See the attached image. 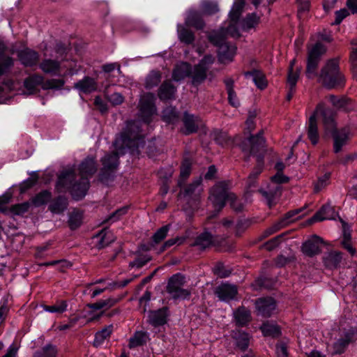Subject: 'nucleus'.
Returning <instances> with one entry per match:
<instances>
[{
	"mask_svg": "<svg viewBox=\"0 0 357 357\" xmlns=\"http://www.w3.org/2000/svg\"><path fill=\"white\" fill-rule=\"evenodd\" d=\"M300 211L301 210H296L287 213L284 217L280 221L282 226L284 227L289 225L290 222H293L295 220L294 218H293L294 216L298 214Z\"/></svg>",
	"mask_w": 357,
	"mask_h": 357,
	"instance_id": "052dcab7",
	"label": "nucleus"
},
{
	"mask_svg": "<svg viewBox=\"0 0 357 357\" xmlns=\"http://www.w3.org/2000/svg\"><path fill=\"white\" fill-rule=\"evenodd\" d=\"M319 80L328 89L344 87L346 80L344 75L340 71L337 59L327 61L321 70Z\"/></svg>",
	"mask_w": 357,
	"mask_h": 357,
	"instance_id": "423d86ee",
	"label": "nucleus"
},
{
	"mask_svg": "<svg viewBox=\"0 0 357 357\" xmlns=\"http://www.w3.org/2000/svg\"><path fill=\"white\" fill-rule=\"evenodd\" d=\"M349 342L350 340L348 337H341L331 345H328V349L332 354H341L345 351Z\"/></svg>",
	"mask_w": 357,
	"mask_h": 357,
	"instance_id": "a878e982",
	"label": "nucleus"
},
{
	"mask_svg": "<svg viewBox=\"0 0 357 357\" xmlns=\"http://www.w3.org/2000/svg\"><path fill=\"white\" fill-rule=\"evenodd\" d=\"M202 9L205 14L213 15L218 11V6L215 2L204 1L202 4Z\"/></svg>",
	"mask_w": 357,
	"mask_h": 357,
	"instance_id": "864d4df0",
	"label": "nucleus"
},
{
	"mask_svg": "<svg viewBox=\"0 0 357 357\" xmlns=\"http://www.w3.org/2000/svg\"><path fill=\"white\" fill-rule=\"evenodd\" d=\"M329 174H324L321 177L319 178L314 185V191L316 193L319 192L324 188H325L329 183Z\"/></svg>",
	"mask_w": 357,
	"mask_h": 357,
	"instance_id": "8fccbe9b",
	"label": "nucleus"
},
{
	"mask_svg": "<svg viewBox=\"0 0 357 357\" xmlns=\"http://www.w3.org/2000/svg\"><path fill=\"white\" fill-rule=\"evenodd\" d=\"M190 73L191 66L186 62H181L175 66L172 72V78L174 81H181L190 77Z\"/></svg>",
	"mask_w": 357,
	"mask_h": 357,
	"instance_id": "aec40b11",
	"label": "nucleus"
},
{
	"mask_svg": "<svg viewBox=\"0 0 357 357\" xmlns=\"http://www.w3.org/2000/svg\"><path fill=\"white\" fill-rule=\"evenodd\" d=\"M177 28L178 38L181 42L185 44H191L194 42V33L186 26L178 24Z\"/></svg>",
	"mask_w": 357,
	"mask_h": 357,
	"instance_id": "7c9ffc66",
	"label": "nucleus"
},
{
	"mask_svg": "<svg viewBox=\"0 0 357 357\" xmlns=\"http://www.w3.org/2000/svg\"><path fill=\"white\" fill-rule=\"evenodd\" d=\"M257 313L264 317L271 316L275 310V301L272 298H261L255 301Z\"/></svg>",
	"mask_w": 357,
	"mask_h": 357,
	"instance_id": "9b49d317",
	"label": "nucleus"
},
{
	"mask_svg": "<svg viewBox=\"0 0 357 357\" xmlns=\"http://www.w3.org/2000/svg\"><path fill=\"white\" fill-rule=\"evenodd\" d=\"M29 206V202H24L12 206L10 210L14 215H22L28 211Z\"/></svg>",
	"mask_w": 357,
	"mask_h": 357,
	"instance_id": "3c124183",
	"label": "nucleus"
},
{
	"mask_svg": "<svg viewBox=\"0 0 357 357\" xmlns=\"http://www.w3.org/2000/svg\"><path fill=\"white\" fill-rule=\"evenodd\" d=\"M329 101L333 104V105L335 107L340 108L345 105L346 100L344 98H339L335 96H329L328 97Z\"/></svg>",
	"mask_w": 357,
	"mask_h": 357,
	"instance_id": "338daca9",
	"label": "nucleus"
},
{
	"mask_svg": "<svg viewBox=\"0 0 357 357\" xmlns=\"http://www.w3.org/2000/svg\"><path fill=\"white\" fill-rule=\"evenodd\" d=\"M40 68L47 74L59 75L61 70L60 62L52 59H45L40 64Z\"/></svg>",
	"mask_w": 357,
	"mask_h": 357,
	"instance_id": "5701e85b",
	"label": "nucleus"
},
{
	"mask_svg": "<svg viewBox=\"0 0 357 357\" xmlns=\"http://www.w3.org/2000/svg\"><path fill=\"white\" fill-rule=\"evenodd\" d=\"M326 52L325 45L318 42L316 43L308 51V56L320 60V58Z\"/></svg>",
	"mask_w": 357,
	"mask_h": 357,
	"instance_id": "58836bf2",
	"label": "nucleus"
},
{
	"mask_svg": "<svg viewBox=\"0 0 357 357\" xmlns=\"http://www.w3.org/2000/svg\"><path fill=\"white\" fill-rule=\"evenodd\" d=\"M244 75L246 78H251L259 89L263 90L266 88L268 81L265 75L261 71L259 70H253L252 71L245 73Z\"/></svg>",
	"mask_w": 357,
	"mask_h": 357,
	"instance_id": "6ab92c4d",
	"label": "nucleus"
},
{
	"mask_svg": "<svg viewBox=\"0 0 357 357\" xmlns=\"http://www.w3.org/2000/svg\"><path fill=\"white\" fill-rule=\"evenodd\" d=\"M162 119L167 123H174L178 119V113L174 107H168L163 110Z\"/></svg>",
	"mask_w": 357,
	"mask_h": 357,
	"instance_id": "a19ab883",
	"label": "nucleus"
},
{
	"mask_svg": "<svg viewBox=\"0 0 357 357\" xmlns=\"http://www.w3.org/2000/svg\"><path fill=\"white\" fill-rule=\"evenodd\" d=\"M192 162L189 159H185L181 167V179L186 178L190 174Z\"/></svg>",
	"mask_w": 357,
	"mask_h": 357,
	"instance_id": "4d7b16f0",
	"label": "nucleus"
},
{
	"mask_svg": "<svg viewBox=\"0 0 357 357\" xmlns=\"http://www.w3.org/2000/svg\"><path fill=\"white\" fill-rule=\"evenodd\" d=\"M260 22V17L255 13L248 14L242 21V29L248 31L255 28Z\"/></svg>",
	"mask_w": 357,
	"mask_h": 357,
	"instance_id": "473e14b6",
	"label": "nucleus"
},
{
	"mask_svg": "<svg viewBox=\"0 0 357 357\" xmlns=\"http://www.w3.org/2000/svg\"><path fill=\"white\" fill-rule=\"evenodd\" d=\"M176 92L175 87L169 81L165 82L160 87L158 96L161 100H169L174 98Z\"/></svg>",
	"mask_w": 357,
	"mask_h": 357,
	"instance_id": "c756f323",
	"label": "nucleus"
},
{
	"mask_svg": "<svg viewBox=\"0 0 357 357\" xmlns=\"http://www.w3.org/2000/svg\"><path fill=\"white\" fill-rule=\"evenodd\" d=\"M230 185V181H223L216 183L211 188L208 200L216 213L224 208L226 200L229 202L231 207L236 211H242L243 205L237 199L236 196L229 191Z\"/></svg>",
	"mask_w": 357,
	"mask_h": 357,
	"instance_id": "20e7f679",
	"label": "nucleus"
},
{
	"mask_svg": "<svg viewBox=\"0 0 357 357\" xmlns=\"http://www.w3.org/2000/svg\"><path fill=\"white\" fill-rule=\"evenodd\" d=\"M119 301L118 299L114 298H109L106 300H101L95 303L89 304L88 306L92 310H100V309H109L114 306Z\"/></svg>",
	"mask_w": 357,
	"mask_h": 357,
	"instance_id": "e433bc0d",
	"label": "nucleus"
},
{
	"mask_svg": "<svg viewBox=\"0 0 357 357\" xmlns=\"http://www.w3.org/2000/svg\"><path fill=\"white\" fill-rule=\"evenodd\" d=\"M350 61L353 75L357 81V50L352 51L350 55Z\"/></svg>",
	"mask_w": 357,
	"mask_h": 357,
	"instance_id": "680f3d73",
	"label": "nucleus"
},
{
	"mask_svg": "<svg viewBox=\"0 0 357 357\" xmlns=\"http://www.w3.org/2000/svg\"><path fill=\"white\" fill-rule=\"evenodd\" d=\"M260 329L264 336L278 337L280 334V331L277 325L264 323L260 327Z\"/></svg>",
	"mask_w": 357,
	"mask_h": 357,
	"instance_id": "4c0bfd02",
	"label": "nucleus"
},
{
	"mask_svg": "<svg viewBox=\"0 0 357 357\" xmlns=\"http://www.w3.org/2000/svg\"><path fill=\"white\" fill-rule=\"evenodd\" d=\"M319 62V60L308 56L306 74L309 78L315 75Z\"/></svg>",
	"mask_w": 357,
	"mask_h": 357,
	"instance_id": "09e8293b",
	"label": "nucleus"
},
{
	"mask_svg": "<svg viewBox=\"0 0 357 357\" xmlns=\"http://www.w3.org/2000/svg\"><path fill=\"white\" fill-rule=\"evenodd\" d=\"M66 308L67 304L63 301L57 302L53 305H45L44 307L45 311L52 313H62L66 310Z\"/></svg>",
	"mask_w": 357,
	"mask_h": 357,
	"instance_id": "de8ad7c7",
	"label": "nucleus"
},
{
	"mask_svg": "<svg viewBox=\"0 0 357 357\" xmlns=\"http://www.w3.org/2000/svg\"><path fill=\"white\" fill-rule=\"evenodd\" d=\"M147 335L145 333L142 331L136 332L132 337L130 339V347H135L142 345L146 341Z\"/></svg>",
	"mask_w": 357,
	"mask_h": 357,
	"instance_id": "a18cd8bd",
	"label": "nucleus"
},
{
	"mask_svg": "<svg viewBox=\"0 0 357 357\" xmlns=\"http://www.w3.org/2000/svg\"><path fill=\"white\" fill-rule=\"evenodd\" d=\"M234 338L237 347L241 350L244 351L248 347L250 340V335L248 333L239 331L235 333Z\"/></svg>",
	"mask_w": 357,
	"mask_h": 357,
	"instance_id": "72a5a7b5",
	"label": "nucleus"
},
{
	"mask_svg": "<svg viewBox=\"0 0 357 357\" xmlns=\"http://www.w3.org/2000/svg\"><path fill=\"white\" fill-rule=\"evenodd\" d=\"M109 101L114 105H121L123 100V96L119 93H114L111 94L109 98Z\"/></svg>",
	"mask_w": 357,
	"mask_h": 357,
	"instance_id": "69168bd1",
	"label": "nucleus"
},
{
	"mask_svg": "<svg viewBox=\"0 0 357 357\" xmlns=\"http://www.w3.org/2000/svg\"><path fill=\"white\" fill-rule=\"evenodd\" d=\"M349 13L347 9L343 8L335 12V20L333 24H339L348 15Z\"/></svg>",
	"mask_w": 357,
	"mask_h": 357,
	"instance_id": "e2e57ef3",
	"label": "nucleus"
},
{
	"mask_svg": "<svg viewBox=\"0 0 357 357\" xmlns=\"http://www.w3.org/2000/svg\"><path fill=\"white\" fill-rule=\"evenodd\" d=\"M271 179L272 182L275 183V185L273 187L274 191H259L263 195V196L266 198L268 204L270 207L275 203V199L280 195L281 187L280 184L287 183L289 180V178L285 176L282 172H278L275 176L272 177Z\"/></svg>",
	"mask_w": 357,
	"mask_h": 357,
	"instance_id": "9d476101",
	"label": "nucleus"
},
{
	"mask_svg": "<svg viewBox=\"0 0 357 357\" xmlns=\"http://www.w3.org/2000/svg\"><path fill=\"white\" fill-rule=\"evenodd\" d=\"M214 273L220 278H226L230 275V271L226 270L223 265L218 264L214 268Z\"/></svg>",
	"mask_w": 357,
	"mask_h": 357,
	"instance_id": "0e129e2a",
	"label": "nucleus"
},
{
	"mask_svg": "<svg viewBox=\"0 0 357 357\" xmlns=\"http://www.w3.org/2000/svg\"><path fill=\"white\" fill-rule=\"evenodd\" d=\"M213 242V238L208 232H204L198 236L193 243V245L198 246L200 249H205L209 247Z\"/></svg>",
	"mask_w": 357,
	"mask_h": 357,
	"instance_id": "f704fd0d",
	"label": "nucleus"
},
{
	"mask_svg": "<svg viewBox=\"0 0 357 357\" xmlns=\"http://www.w3.org/2000/svg\"><path fill=\"white\" fill-rule=\"evenodd\" d=\"M322 242L323 241L320 237L314 236L312 238L303 243L302 252L308 257L317 255L321 252Z\"/></svg>",
	"mask_w": 357,
	"mask_h": 357,
	"instance_id": "ddd939ff",
	"label": "nucleus"
},
{
	"mask_svg": "<svg viewBox=\"0 0 357 357\" xmlns=\"http://www.w3.org/2000/svg\"><path fill=\"white\" fill-rule=\"evenodd\" d=\"M155 96L153 93H147L144 94L139 102V114L143 121L146 123L151 121V117L155 112L154 105Z\"/></svg>",
	"mask_w": 357,
	"mask_h": 357,
	"instance_id": "1a4fd4ad",
	"label": "nucleus"
},
{
	"mask_svg": "<svg viewBox=\"0 0 357 357\" xmlns=\"http://www.w3.org/2000/svg\"><path fill=\"white\" fill-rule=\"evenodd\" d=\"M56 354V348L52 345H47L42 351L36 352L33 357H55Z\"/></svg>",
	"mask_w": 357,
	"mask_h": 357,
	"instance_id": "603ef678",
	"label": "nucleus"
},
{
	"mask_svg": "<svg viewBox=\"0 0 357 357\" xmlns=\"http://www.w3.org/2000/svg\"><path fill=\"white\" fill-rule=\"evenodd\" d=\"M242 6V4H238L232 8L229 13L230 24L226 29H222L221 31L214 32L209 36V40L218 47V59L221 63L231 61L236 54V46L226 43L225 33L236 38L240 36L236 24L241 14Z\"/></svg>",
	"mask_w": 357,
	"mask_h": 357,
	"instance_id": "7ed1b4c3",
	"label": "nucleus"
},
{
	"mask_svg": "<svg viewBox=\"0 0 357 357\" xmlns=\"http://www.w3.org/2000/svg\"><path fill=\"white\" fill-rule=\"evenodd\" d=\"M64 81L61 79H52L44 84V89H61L64 85Z\"/></svg>",
	"mask_w": 357,
	"mask_h": 357,
	"instance_id": "13d9d810",
	"label": "nucleus"
},
{
	"mask_svg": "<svg viewBox=\"0 0 357 357\" xmlns=\"http://www.w3.org/2000/svg\"><path fill=\"white\" fill-rule=\"evenodd\" d=\"M238 293L236 285L228 283H222L216 287L215 294L222 301H229L236 298Z\"/></svg>",
	"mask_w": 357,
	"mask_h": 357,
	"instance_id": "f8f14e48",
	"label": "nucleus"
},
{
	"mask_svg": "<svg viewBox=\"0 0 357 357\" xmlns=\"http://www.w3.org/2000/svg\"><path fill=\"white\" fill-rule=\"evenodd\" d=\"M335 208L329 203L324 204L312 218V222L323 221L325 220H335L337 216Z\"/></svg>",
	"mask_w": 357,
	"mask_h": 357,
	"instance_id": "4468645a",
	"label": "nucleus"
},
{
	"mask_svg": "<svg viewBox=\"0 0 357 357\" xmlns=\"http://www.w3.org/2000/svg\"><path fill=\"white\" fill-rule=\"evenodd\" d=\"M169 225H165L158 229L153 234L152 239L154 243L158 244L165 238L169 230Z\"/></svg>",
	"mask_w": 357,
	"mask_h": 357,
	"instance_id": "49530a36",
	"label": "nucleus"
},
{
	"mask_svg": "<svg viewBox=\"0 0 357 357\" xmlns=\"http://www.w3.org/2000/svg\"><path fill=\"white\" fill-rule=\"evenodd\" d=\"M263 132H259L256 136H251L248 139L250 144V152L251 154H256L258 152H264L265 147V139L262 136Z\"/></svg>",
	"mask_w": 357,
	"mask_h": 357,
	"instance_id": "4be33fe9",
	"label": "nucleus"
},
{
	"mask_svg": "<svg viewBox=\"0 0 357 357\" xmlns=\"http://www.w3.org/2000/svg\"><path fill=\"white\" fill-rule=\"evenodd\" d=\"M141 123L138 121H129L126 130L118 137L114 142L115 151L107 154L102 159L103 165L102 175L108 172L114 171L119 165V155L125 153L126 149L138 147V140L143 135L140 130Z\"/></svg>",
	"mask_w": 357,
	"mask_h": 357,
	"instance_id": "f03ea898",
	"label": "nucleus"
},
{
	"mask_svg": "<svg viewBox=\"0 0 357 357\" xmlns=\"http://www.w3.org/2000/svg\"><path fill=\"white\" fill-rule=\"evenodd\" d=\"M185 278L181 274H175L169 280L167 291L174 299L188 298L190 292L188 289H183Z\"/></svg>",
	"mask_w": 357,
	"mask_h": 357,
	"instance_id": "6e6552de",
	"label": "nucleus"
},
{
	"mask_svg": "<svg viewBox=\"0 0 357 357\" xmlns=\"http://www.w3.org/2000/svg\"><path fill=\"white\" fill-rule=\"evenodd\" d=\"M333 135L334 138V151L335 153H338L341 151L342 146L346 144L348 140V132L345 129L340 131H336L335 128L333 132H331Z\"/></svg>",
	"mask_w": 357,
	"mask_h": 357,
	"instance_id": "b1692460",
	"label": "nucleus"
},
{
	"mask_svg": "<svg viewBox=\"0 0 357 357\" xmlns=\"http://www.w3.org/2000/svg\"><path fill=\"white\" fill-rule=\"evenodd\" d=\"M214 62V57L211 55H206L200 60L199 63L191 68L190 77L192 79V84L195 86L199 85L207 77V71L211 64Z\"/></svg>",
	"mask_w": 357,
	"mask_h": 357,
	"instance_id": "0eeeda50",
	"label": "nucleus"
},
{
	"mask_svg": "<svg viewBox=\"0 0 357 357\" xmlns=\"http://www.w3.org/2000/svg\"><path fill=\"white\" fill-rule=\"evenodd\" d=\"M324 265L328 268H337L341 262L342 254L340 252L332 251L324 257Z\"/></svg>",
	"mask_w": 357,
	"mask_h": 357,
	"instance_id": "cd10ccee",
	"label": "nucleus"
},
{
	"mask_svg": "<svg viewBox=\"0 0 357 357\" xmlns=\"http://www.w3.org/2000/svg\"><path fill=\"white\" fill-rule=\"evenodd\" d=\"M43 82V77L40 75H33L27 77L24 82V86L29 94H33L38 86Z\"/></svg>",
	"mask_w": 357,
	"mask_h": 357,
	"instance_id": "c85d7f7f",
	"label": "nucleus"
},
{
	"mask_svg": "<svg viewBox=\"0 0 357 357\" xmlns=\"http://www.w3.org/2000/svg\"><path fill=\"white\" fill-rule=\"evenodd\" d=\"M321 117L325 129L328 132H333L335 123L333 113L331 110L326 109L323 103H319L310 117L307 129V137L314 145L319 142V135L317 128V119Z\"/></svg>",
	"mask_w": 357,
	"mask_h": 357,
	"instance_id": "39448f33",
	"label": "nucleus"
},
{
	"mask_svg": "<svg viewBox=\"0 0 357 357\" xmlns=\"http://www.w3.org/2000/svg\"><path fill=\"white\" fill-rule=\"evenodd\" d=\"M112 328V325H109L101 331L97 332L95 335V340L93 342L94 345L98 347L101 344L102 342L111 335Z\"/></svg>",
	"mask_w": 357,
	"mask_h": 357,
	"instance_id": "ea45409f",
	"label": "nucleus"
},
{
	"mask_svg": "<svg viewBox=\"0 0 357 357\" xmlns=\"http://www.w3.org/2000/svg\"><path fill=\"white\" fill-rule=\"evenodd\" d=\"M183 124L185 126L184 133L185 135H189L192 132H195L198 128V118L194 116L193 115H190L188 113L185 112L183 116Z\"/></svg>",
	"mask_w": 357,
	"mask_h": 357,
	"instance_id": "bb28decb",
	"label": "nucleus"
},
{
	"mask_svg": "<svg viewBox=\"0 0 357 357\" xmlns=\"http://www.w3.org/2000/svg\"><path fill=\"white\" fill-rule=\"evenodd\" d=\"M18 57L21 63L25 66L36 65L39 59L38 54L31 50L26 49L18 53Z\"/></svg>",
	"mask_w": 357,
	"mask_h": 357,
	"instance_id": "a211bd4d",
	"label": "nucleus"
},
{
	"mask_svg": "<svg viewBox=\"0 0 357 357\" xmlns=\"http://www.w3.org/2000/svg\"><path fill=\"white\" fill-rule=\"evenodd\" d=\"M185 26H192L197 29H202L205 23L199 12L194 10L188 11L185 20Z\"/></svg>",
	"mask_w": 357,
	"mask_h": 357,
	"instance_id": "dca6fc26",
	"label": "nucleus"
},
{
	"mask_svg": "<svg viewBox=\"0 0 357 357\" xmlns=\"http://www.w3.org/2000/svg\"><path fill=\"white\" fill-rule=\"evenodd\" d=\"M161 80V74L159 71H151L146 79V87L151 89L156 86Z\"/></svg>",
	"mask_w": 357,
	"mask_h": 357,
	"instance_id": "c03bdc74",
	"label": "nucleus"
},
{
	"mask_svg": "<svg viewBox=\"0 0 357 357\" xmlns=\"http://www.w3.org/2000/svg\"><path fill=\"white\" fill-rule=\"evenodd\" d=\"M68 201L63 197H59L54 199L49 206V210L54 213H61L67 208Z\"/></svg>",
	"mask_w": 357,
	"mask_h": 357,
	"instance_id": "2f4dec72",
	"label": "nucleus"
},
{
	"mask_svg": "<svg viewBox=\"0 0 357 357\" xmlns=\"http://www.w3.org/2000/svg\"><path fill=\"white\" fill-rule=\"evenodd\" d=\"M214 140L219 144L224 146L228 143L229 138L225 132L215 130L213 133Z\"/></svg>",
	"mask_w": 357,
	"mask_h": 357,
	"instance_id": "5fc2aeb1",
	"label": "nucleus"
},
{
	"mask_svg": "<svg viewBox=\"0 0 357 357\" xmlns=\"http://www.w3.org/2000/svg\"><path fill=\"white\" fill-rule=\"evenodd\" d=\"M52 197V193L48 190H43L32 198V203L36 206L46 204Z\"/></svg>",
	"mask_w": 357,
	"mask_h": 357,
	"instance_id": "79ce46f5",
	"label": "nucleus"
},
{
	"mask_svg": "<svg viewBox=\"0 0 357 357\" xmlns=\"http://www.w3.org/2000/svg\"><path fill=\"white\" fill-rule=\"evenodd\" d=\"M257 165L249 175L247 180L248 188L250 189L255 186V181L257 176L261 174L263 169V156L261 154L257 155Z\"/></svg>",
	"mask_w": 357,
	"mask_h": 357,
	"instance_id": "393cba45",
	"label": "nucleus"
},
{
	"mask_svg": "<svg viewBox=\"0 0 357 357\" xmlns=\"http://www.w3.org/2000/svg\"><path fill=\"white\" fill-rule=\"evenodd\" d=\"M283 236L282 234L271 238L264 244V248L268 251L273 250L281 243Z\"/></svg>",
	"mask_w": 357,
	"mask_h": 357,
	"instance_id": "6e6d98bb",
	"label": "nucleus"
},
{
	"mask_svg": "<svg viewBox=\"0 0 357 357\" xmlns=\"http://www.w3.org/2000/svg\"><path fill=\"white\" fill-rule=\"evenodd\" d=\"M13 66V60L10 56H6L3 59V62L0 63V76L3 75L8 70Z\"/></svg>",
	"mask_w": 357,
	"mask_h": 357,
	"instance_id": "bf43d9fd",
	"label": "nucleus"
},
{
	"mask_svg": "<svg viewBox=\"0 0 357 357\" xmlns=\"http://www.w3.org/2000/svg\"><path fill=\"white\" fill-rule=\"evenodd\" d=\"M79 182H75V173L73 169L63 171L58 178L56 189L59 192L70 190L73 197L79 200L83 198L89 188V177L97 170L96 163L93 158H86L79 165Z\"/></svg>",
	"mask_w": 357,
	"mask_h": 357,
	"instance_id": "f257e3e1",
	"label": "nucleus"
},
{
	"mask_svg": "<svg viewBox=\"0 0 357 357\" xmlns=\"http://www.w3.org/2000/svg\"><path fill=\"white\" fill-rule=\"evenodd\" d=\"M75 88L84 93H90L97 89V83L94 79L85 77L75 84Z\"/></svg>",
	"mask_w": 357,
	"mask_h": 357,
	"instance_id": "412c9836",
	"label": "nucleus"
},
{
	"mask_svg": "<svg viewBox=\"0 0 357 357\" xmlns=\"http://www.w3.org/2000/svg\"><path fill=\"white\" fill-rule=\"evenodd\" d=\"M294 62L295 60H292L290 63L287 77V84L288 86L290 87V90L291 91H295V87L299 77L298 71L297 70H294Z\"/></svg>",
	"mask_w": 357,
	"mask_h": 357,
	"instance_id": "c9c22d12",
	"label": "nucleus"
},
{
	"mask_svg": "<svg viewBox=\"0 0 357 357\" xmlns=\"http://www.w3.org/2000/svg\"><path fill=\"white\" fill-rule=\"evenodd\" d=\"M234 317L236 324L241 327L247 326L252 319L250 311L243 306L234 312Z\"/></svg>",
	"mask_w": 357,
	"mask_h": 357,
	"instance_id": "f3484780",
	"label": "nucleus"
},
{
	"mask_svg": "<svg viewBox=\"0 0 357 357\" xmlns=\"http://www.w3.org/2000/svg\"><path fill=\"white\" fill-rule=\"evenodd\" d=\"M167 309L166 307H162L155 311H150L148 322L154 327L162 326L167 323Z\"/></svg>",
	"mask_w": 357,
	"mask_h": 357,
	"instance_id": "2eb2a0df",
	"label": "nucleus"
},
{
	"mask_svg": "<svg viewBox=\"0 0 357 357\" xmlns=\"http://www.w3.org/2000/svg\"><path fill=\"white\" fill-rule=\"evenodd\" d=\"M128 208V207H123L117 209L112 213V215L109 216V220H112V222L118 220L122 215L127 213Z\"/></svg>",
	"mask_w": 357,
	"mask_h": 357,
	"instance_id": "774afa93",
	"label": "nucleus"
},
{
	"mask_svg": "<svg viewBox=\"0 0 357 357\" xmlns=\"http://www.w3.org/2000/svg\"><path fill=\"white\" fill-rule=\"evenodd\" d=\"M83 214L82 213L74 211L70 215L68 219L69 227L71 229H75L78 228L82 223Z\"/></svg>",
	"mask_w": 357,
	"mask_h": 357,
	"instance_id": "37998d69",
	"label": "nucleus"
}]
</instances>
